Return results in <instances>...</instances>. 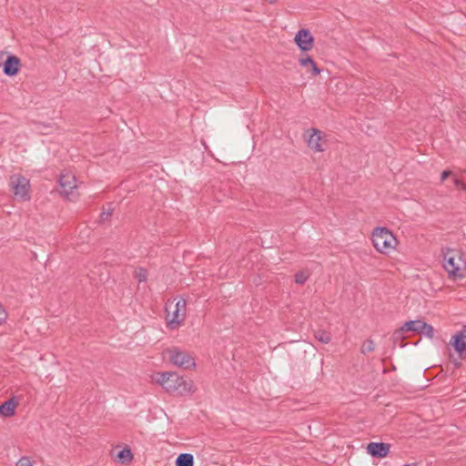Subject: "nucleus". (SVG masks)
Returning a JSON list of instances; mask_svg holds the SVG:
<instances>
[{
    "label": "nucleus",
    "instance_id": "2eb2a0df",
    "mask_svg": "<svg viewBox=\"0 0 466 466\" xmlns=\"http://www.w3.org/2000/svg\"><path fill=\"white\" fill-rule=\"evenodd\" d=\"M299 65L303 67H310L313 76H318L320 74V69L317 66L316 63L310 56L300 58Z\"/></svg>",
    "mask_w": 466,
    "mask_h": 466
},
{
    "label": "nucleus",
    "instance_id": "6e6552de",
    "mask_svg": "<svg viewBox=\"0 0 466 466\" xmlns=\"http://www.w3.org/2000/svg\"><path fill=\"white\" fill-rule=\"evenodd\" d=\"M166 390L171 394L184 395L190 392L191 386L183 377L173 373Z\"/></svg>",
    "mask_w": 466,
    "mask_h": 466
},
{
    "label": "nucleus",
    "instance_id": "9b49d317",
    "mask_svg": "<svg viewBox=\"0 0 466 466\" xmlns=\"http://www.w3.org/2000/svg\"><path fill=\"white\" fill-rule=\"evenodd\" d=\"M294 41L302 51H309L313 47L314 38L309 29H300Z\"/></svg>",
    "mask_w": 466,
    "mask_h": 466
},
{
    "label": "nucleus",
    "instance_id": "aec40b11",
    "mask_svg": "<svg viewBox=\"0 0 466 466\" xmlns=\"http://www.w3.org/2000/svg\"><path fill=\"white\" fill-rule=\"evenodd\" d=\"M375 350V345H374V342L372 339H367L366 341L363 342L361 348H360V352L362 354H367V353H370L372 351H374Z\"/></svg>",
    "mask_w": 466,
    "mask_h": 466
},
{
    "label": "nucleus",
    "instance_id": "c85d7f7f",
    "mask_svg": "<svg viewBox=\"0 0 466 466\" xmlns=\"http://www.w3.org/2000/svg\"><path fill=\"white\" fill-rule=\"evenodd\" d=\"M276 0H268L270 4H273Z\"/></svg>",
    "mask_w": 466,
    "mask_h": 466
},
{
    "label": "nucleus",
    "instance_id": "f3484780",
    "mask_svg": "<svg viewBox=\"0 0 466 466\" xmlns=\"http://www.w3.org/2000/svg\"><path fill=\"white\" fill-rule=\"evenodd\" d=\"M177 466H193L194 465V458L192 454L189 453H181L177 456L176 460Z\"/></svg>",
    "mask_w": 466,
    "mask_h": 466
},
{
    "label": "nucleus",
    "instance_id": "f8f14e48",
    "mask_svg": "<svg viewBox=\"0 0 466 466\" xmlns=\"http://www.w3.org/2000/svg\"><path fill=\"white\" fill-rule=\"evenodd\" d=\"M21 68V60L14 55H10L3 65V72L7 76H16Z\"/></svg>",
    "mask_w": 466,
    "mask_h": 466
},
{
    "label": "nucleus",
    "instance_id": "bb28decb",
    "mask_svg": "<svg viewBox=\"0 0 466 466\" xmlns=\"http://www.w3.org/2000/svg\"><path fill=\"white\" fill-rule=\"evenodd\" d=\"M451 175V171L449 170H444L442 173H441V181L443 182L449 176Z\"/></svg>",
    "mask_w": 466,
    "mask_h": 466
},
{
    "label": "nucleus",
    "instance_id": "a211bd4d",
    "mask_svg": "<svg viewBox=\"0 0 466 466\" xmlns=\"http://www.w3.org/2000/svg\"><path fill=\"white\" fill-rule=\"evenodd\" d=\"M314 337L316 339H318L319 342L323 344H328L331 340L330 333L324 329H318L314 331Z\"/></svg>",
    "mask_w": 466,
    "mask_h": 466
},
{
    "label": "nucleus",
    "instance_id": "6ab92c4d",
    "mask_svg": "<svg viewBox=\"0 0 466 466\" xmlns=\"http://www.w3.org/2000/svg\"><path fill=\"white\" fill-rule=\"evenodd\" d=\"M117 458L122 462H128L133 459V454L129 449H123L118 452Z\"/></svg>",
    "mask_w": 466,
    "mask_h": 466
},
{
    "label": "nucleus",
    "instance_id": "ddd939ff",
    "mask_svg": "<svg viewBox=\"0 0 466 466\" xmlns=\"http://www.w3.org/2000/svg\"><path fill=\"white\" fill-rule=\"evenodd\" d=\"M390 445L384 442H370L367 446V451L372 457L385 458L390 452Z\"/></svg>",
    "mask_w": 466,
    "mask_h": 466
},
{
    "label": "nucleus",
    "instance_id": "a878e982",
    "mask_svg": "<svg viewBox=\"0 0 466 466\" xmlns=\"http://www.w3.org/2000/svg\"><path fill=\"white\" fill-rule=\"evenodd\" d=\"M453 182H454V185L456 187L461 189V190H464L466 191V185L459 178H454L453 179Z\"/></svg>",
    "mask_w": 466,
    "mask_h": 466
},
{
    "label": "nucleus",
    "instance_id": "f257e3e1",
    "mask_svg": "<svg viewBox=\"0 0 466 466\" xmlns=\"http://www.w3.org/2000/svg\"><path fill=\"white\" fill-rule=\"evenodd\" d=\"M443 256V267L453 278H463L466 271V260L459 249L444 248L441 249Z\"/></svg>",
    "mask_w": 466,
    "mask_h": 466
},
{
    "label": "nucleus",
    "instance_id": "412c9836",
    "mask_svg": "<svg viewBox=\"0 0 466 466\" xmlns=\"http://www.w3.org/2000/svg\"><path fill=\"white\" fill-rule=\"evenodd\" d=\"M420 334H422L427 338L432 339L434 337V329L431 325L425 323V327H423V330H421Z\"/></svg>",
    "mask_w": 466,
    "mask_h": 466
},
{
    "label": "nucleus",
    "instance_id": "0eeeda50",
    "mask_svg": "<svg viewBox=\"0 0 466 466\" xmlns=\"http://www.w3.org/2000/svg\"><path fill=\"white\" fill-rule=\"evenodd\" d=\"M309 134L307 144L314 152H323L327 147V139L325 134L318 128L309 129Z\"/></svg>",
    "mask_w": 466,
    "mask_h": 466
},
{
    "label": "nucleus",
    "instance_id": "f03ea898",
    "mask_svg": "<svg viewBox=\"0 0 466 466\" xmlns=\"http://www.w3.org/2000/svg\"><path fill=\"white\" fill-rule=\"evenodd\" d=\"M371 241L375 249L385 255L394 250L398 244L396 237L384 227H378L373 229Z\"/></svg>",
    "mask_w": 466,
    "mask_h": 466
},
{
    "label": "nucleus",
    "instance_id": "7ed1b4c3",
    "mask_svg": "<svg viewBox=\"0 0 466 466\" xmlns=\"http://www.w3.org/2000/svg\"><path fill=\"white\" fill-rule=\"evenodd\" d=\"M186 306L185 299L180 298L176 299H168L166 303V320L167 327L174 329L177 328L186 318Z\"/></svg>",
    "mask_w": 466,
    "mask_h": 466
},
{
    "label": "nucleus",
    "instance_id": "cd10ccee",
    "mask_svg": "<svg viewBox=\"0 0 466 466\" xmlns=\"http://www.w3.org/2000/svg\"><path fill=\"white\" fill-rule=\"evenodd\" d=\"M110 216H111V212H110V211H107V212L103 211V212L101 213V218H102L103 220L106 219V218H109Z\"/></svg>",
    "mask_w": 466,
    "mask_h": 466
},
{
    "label": "nucleus",
    "instance_id": "393cba45",
    "mask_svg": "<svg viewBox=\"0 0 466 466\" xmlns=\"http://www.w3.org/2000/svg\"><path fill=\"white\" fill-rule=\"evenodd\" d=\"M7 319V313L3 307V305L0 303V325L4 324Z\"/></svg>",
    "mask_w": 466,
    "mask_h": 466
},
{
    "label": "nucleus",
    "instance_id": "dca6fc26",
    "mask_svg": "<svg viewBox=\"0 0 466 466\" xmlns=\"http://www.w3.org/2000/svg\"><path fill=\"white\" fill-rule=\"evenodd\" d=\"M172 374L173 373H169V372L157 373L153 377V380L156 383L161 385L166 390L167 383H169V380L172 379L171 378Z\"/></svg>",
    "mask_w": 466,
    "mask_h": 466
},
{
    "label": "nucleus",
    "instance_id": "423d86ee",
    "mask_svg": "<svg viewBox=\"0 0 466 466\" xmlns=\"http://www.w3.org/2000/svg\"><path fill=\"white\" fill-rule=\"evenodd\" d=\"M167 353L170 362L175 366L183 369H190L196 365L195 360L190 354L179 350L178 348L168 349Z\"/></svg>",
    "mask_w": 466,
    "mask_h": 466
},
{
    "label": "nucleus",
    "instance_id": "5701e85b",
    "mask_svg": "<svg viewBox=\"0 0 466 466\" xmlns=\"http://www.w3.org/2000/svg\"><path fill=\"white\" fill-rule=\"evenodd\" d=\"M309 279V275L303 271H299L295 275V282L297 284H304Z\"/></svg>",
    "mask_w": 466,
    "mask_h": 466
},
{
    "label": "nucleus",
    "instance_id": "4468645a",
    "mask_svg": "<svg viewBox=\"0 0 466 466\" xmlns=\"http://www.w3.org/2000/svg\"><path fill=\"white\" fill-rule=\"evenodd\" d=\"M18 401L15 397L9 399L0 405V415L4 417H11L15 415Z\"/></svg>",
    "mask_w": 466,
    "mask_h": 466
},
{
    "label": "nucleus",
    "instance_id": "39448f33",
    "mask_svg": "<svg viewBox=\"0 0 466 466\" xmlns=\"http://www.w3.org/2000/svg\"><path fill=\"white\" fill-rule=\"evenodd\" d=\"M10 187L15 198L26 201L30 199V182L25 177L18 174L10 177Z\"/></svg>",
    "mask_w": 466,
    "mask_h": 466
},
{
    "label": "nucleus",
    "instance_id": "1a4fd4ad",
    "mask_svg": "<svg viewBox=\"0 0 466 466\" xmlns=\"http://www.w3.org/2000/svg\"><path fill=\"white\" fill-rule=\"evenodd\" d=\"M425 323L423 320L416 319V320H410L404 323L402 327H400L399 329L395 330L393 333V339L394 341H397L398 339H401L403 338V335L405 332L412 331L416 332L418 334L420 333L421 330H423V327H425Z\"/></svg>",
    "mask_w": 466,
    "mask_h": 466
},
{
    "label": "nucleus",
    "instance_id": "4be33fe9",
    "mask_svg": "<svg viewBox=\"0 0 466 466\" xmlns=\"http://www.w3.org/2000/svg\"><path fill=\"white\" fill-rule=\"evenodd\" d=\"M135 278L139 281V282H144L147 280V272L146 269L144 268H139L137 270L135 271Z\"/></svg>",
    "mask_w": 466,
    "mask_h": 466
},
{
    "label": "nucleus",
    "instance_id": "9d476101",
    "mask_svg": "<svg viewBox=\"0 0 466 466\" xmlns=\"http://www.w3.org/2000/svg\"><path fill=\"white\" fill-rule=\"evenodd\" d=\"M451 343L461 359L466 358V325L452 337Z\"/></svg>",
    "mask_w": 466,
    "mask_h": 466
},
{
    "label": "nucleus",
    "instance_id": "b1692460",
    "mask_svg": "<svg viewBox=\"0 0 466 466\" xmlns=\"http://www.w3.org/2000/svg\"><path fill=\"white\" fill-rule=\"evenodd\" d=\"M15 466H33V463L29 457L23 456L19 459V461L16 462Z\"/></svg>",
    "mask_w": 466,
    "mask_h": 466
},
{
    "label": "nucleus",
    "instance_id": "20e7f679",
    "mask_svg": "<svg viewBox=\"0 0 466 466\" xmlns=\"http://www.w3.org/2000/svg\"><path fill=\"white\" fill-rule=\"evenodd\" d=\"M60 187L59 193L70 201H74L77 198L78 194L76 192V179L75 175L71 173H62L58 179Z\"/></svg>",
    "mask_w": 466,
    "mask_h": 466
}]
</instances>
